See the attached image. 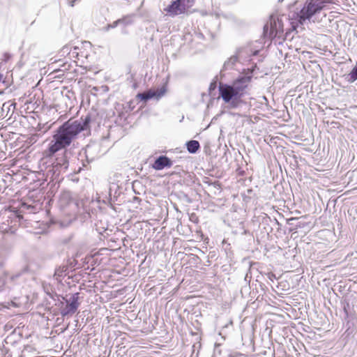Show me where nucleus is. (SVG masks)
<instances>
[{
  "instance_id": "10",
  "label": "nucleus",
  "mask_w": 357,
  "mask_h": 357,
  "mask_svg": "<svg viewBox=\"0 0 357 357\" xmlns=\"http://www.w3.org/2000/svg\"><path fill=\"white\" fill-rule=\"evenodd\" d=\"M242 51H239L237 55L231 56L228 60H227L223 65V70H229L232 69L238 70L237 66L240 63V56L242 54Z\"/></svg>"
},
{
  "instance_id": "16",
  "label": "nucleus",
  "mask_w": 357,
  "mask_h": 357,
  "mask_svg": "<svg viewBox=\"0 0 357 357\" xmlns=\"http://www.w3.org/2000/svg\"><path fill=\"white\" fill-rule=\"evenodd\" d=\"M345 79L349 83H353L357 79V64L351 70L350 73L346 75Z\"/></svg>"
},
{
  "instance_id": "18",
  "label": "nucleus",
  "mask_w": 357,
  "mask_h": 357,
  "mask_svg": "<svg viewBox=\"0 0 357 357\" xmlns=\"http://www.w3.org/2000/svg\"><path fill=\"white\" fill-rule=\"evenodd\" d=\"M271 22H270V26H271V30H270V36H275L277 34V27H276V22L273 17V16L271 17Z\"/></svg>"
},
{
  "instance_id": "6",
  "label": "nucleus",
  "mask_w": 357,
  "mask_h": 357,
  "mask_svg": "<svg viewBox=\"0 0 357 357\" xmlns=\"http://www.w3.org/2000/svg\"><path fill=\"white\" fill-rule=\"evenodd\" d=\"M79 298V293L73 294L69 299L63 297L66 305L61 309V315L62 317H66L75 314L80 305Z\"/></svg>"
},
{
  "instance_id": "19",
  "label": "nucleus",
  "mask_w": 357,
  "mask_h": 357,
  "mask_svg": "<svg viewBox=\"0 0 357 357\" xmlns=\"http://www.w3.org/2000/svg\"><path fill=\"white\" fill-rule=\"evenodd\" d=\"M123 20H116L112 24H109L107 25V30H109V29H114L119 24H120L121 22Z\"/></svg>"
},
{
  "instance_id": "15",
  "label": "nucleus",
  "mask_w": 357,
  "mask_h": 357,
  "mask_svg": "<svg viewBox=\"0 0 357 357\" xmlns=\"http://www.w3.org/2000/svg\"><path fill=\"white\" fill-rule=\"evenodd\" d=\"M187 150L190 153H195L199 149L200 145L198 141L190 140L186 143Z\"/></svg>"
},
{
  "instance_id": "20",
  "label": "nucleus",
  "mask_w": 357,
  "mask_h": 357,
  "mask_svg": "<svg viewBox=\"0 0 357 357\" xmlns=\"http://www.w3.org/2000/svg\"><path fill=\"white\" fill-rule=\"evenodd\" d=\"M118 20H123L122 22H121L120 24H125V25H128V24H132V20H130L128 17H123V18H121V19H119Z\"/></svg>"
},
{
  "instance_id": "1",
  "label": "nucleus",
  "mask_w": 357,
  "mask_h": 357,
  "mask_svg": "<svg viewBox=\"0 0 357 357\" xmlns=\"http://www.w3.org/2000/svg\"><path fill=\"white\" fill-rule=\"evenodd\" d=\"M91 116L78 119H70L60 126L55 131L49 144L47 155L50 156L59 151L69 146L83 131L90 130Z\"/></svg>"
},
{
  "instance_id": "5",
  "label": "nucleus",
  "mask_w": 357,
  "mask_h": 357,
  "mask_svg": "<svg viewBox=\"0 0 357 357\" xmlns=\"http://www.w3.org/2000/svg\"><path fill=\"white\" fill-rule=\"evenodd\" d=\"M69 166V162L66 155V151L55 159L52 166L48 169V174L52 175L54 179L67 171Z\"/></svg>"
},
{
  "instance_id": "8",
  "label": "nucleus",
  "mask_w": 357,
  "mask_h": 357,
  "mask_svg": "<svg viewBox=\"0 0 357 357\" xmlns=\"http://www.w3.org/2000/svg\"><path fill=\"white\" fill-rule=\"evenodd\" d=\"M165 92L166 89L165 86H162L157 89L156 91L149 90L147 91L138 93L137 97L142 100L147 101L153 98H156L157 99H159L165 95Z\"/></svg>"
},
{
  "instance_id": "23",
  "label": "nucleus",
  "mask_w": 357,
  "mask_h": 357,
  "mask_svg": "<svg viewBox=\"0 0 357 357\" xmlns=\"http://www.w3.org/2000/svg\"><path fill=\"white\" fill-rule=\"evenodd\" d=\"M257 52H258L257 51H255V52L253 53V55L257 54Z\"/></svg>"
},
{
  "instance_id": "21",
  "label": "nucleus",
  "mask_w": 357,
  "mask_h": 357,
  "mask_svg": "<svg viewBox=\"0 0 357 357\" xmlns=\"http://www.w3.org/2000/svg\"><path fill=\"white\" fill-rule=\"evenodd\" d=\"M268 30V24H265L264 26V32L265 34L267 33Z\"/></svg>"
},
{
  "instance_id": "22",
  "label": "nucleus",
  "mask_w": 357,
  "mask_h": 357,
  "mask_svg": "<svg viewBox=\"0 0 357 357\" xmlns=\"http://www.w3.org/2000/svg\"><path fill=\"white\" fill-rule=\"evenodd\" d=\"M77 1V0H73V1H70V2H69V5H70L71 7L74 6L75 3V1Z\"/></svg>"
},
{
  "instance_id": "11",
  "label": "nucleus",
  "mask_w": 357,
  "mask_h": 357,
  "mask_svg": "<svg viewBox=\"0 0 357 357\" xmlns=\"http://www.w3.org/2000/svg\"><path fill=\"white\" fill-rule=\"evenodd\" d=\"M172 165V160L165 155H160L157 158L152 167L155 170H162L165 167H170Z\"/></svg>"
},
{
  "instance_id": "17",
  "label": "nucleus",
  "mask_w": 357,
  "mask_h": 357,
  "mask_svg": "<svg viewBox=\"0 0 357 357\" xmlns=\"http://www.w3.org/2000/svg\"><path fill=\"white\" fill-rule=\"evenodd\" d=\"M181 8L183 9V10L185 12L188 10L190 8H191L194 3L195 0H178Z\"/></svg>"
},
{
  "instance_id": "7",
  "label": "nucleus",
  "mask_w": 357,
  "mask_h": 357,
  "mask_svg": "<svg viewBox=\"0 0 357 357\" xmlns=\"http://www.w3.org/2000/svg\"><path fill=\"white\" fill-rule=\"evenodd\" d=\"M21 218L15 213L8 217L6 221L2 222L0 225V231L2 233L14 234L17 230V225H20Z\"/></svg>"
},
{
  "instance_id": "13",
  "label": "nucleus",
  "mask_w": 357,
  "mask_h": 357,
  "mask_svg": "<svg viewBox=\"0 0 357 357\" xmlns=\"http://www.w3.org/2000/svg\"><path fill=\"white\" fill-rule=\"evenodd\" d=\"M15 108V103H10L9 102H4L1 107H0V118H6L9 116H11L13 110Z\"/></svg>"
},
{
  "instance_id": "3",
  "label": "nucleus",
  "mask_w": 357,
  "mask_h": 357,
  "mask_svg": "<svg viewBox=\"0 0 357 357\" xmlns=\"http://www.w3.org/2000/svg\"><path fill=\"white\" fill-rule=\"evenodd\" d=\"M26 268H23L10 276L6 281L0 279V294L13 299L18 298L26 281Z\"/></svg>"
},
{
  "instance_id": "14",
  "label": "nucleus",
  "mask_w": 357,
  "mask_h": 357,
  "mask_svg": "<svg viewBox=\"0 0 357 357\" xmlns=\"http://www.w3.org/2000/svg\"><path fill=\"white\" fill-rule=\"evenodd\" d=\"M68 267L67 265L61 266L58 267L57 268H56L54 276L55 277V278L57 280H59L61 278L66 275V274L68 273Z\"/></svg>"
},
{
  "instance_id": "4",
  "label": "nucleus",
  "mask_w": 357,
  "mask_h": 357,
  "mask_svg": "<svg viewBox=\"0 0 357 357\" xmlns=\"http://www.w3.org/2000/svg\"><path fill=\"white\" fill-rule=\"evenodd\" d=\"M332 0H306L303 8L298 13V21L303 24L317 13L322 10Z\"/></svg>"
},
{
  "instance_id": "12",
  "label": "nucleus",
  "mask_w": 357,
  "mask_h": 357,
  "mask_svg": "<svg viewBox=\"0 0 357 357\" xmlns=\"http://www.w3.org/2000/svg\"><path fill=\"white\" fill-rule=\"evenodd\" d=\"M165 10L167 13V14L169 16L172 17L185 13L183 9L181 8V3L178 0L172 1V3L165 9Z\"/></svg>"
},
{
  "instance_id": "9",
  "label": "nucleus",
  "mask_w": 357,
  "mask_h": 357,
  "mask_svg": "<svg viewBox=\"0 0 357 357\" xmlns=\"http://www.w3.org/2000/svg\"><path fill=\"white\" fill-rule=\"evenodd\" d=\"M165 92L166 89L165 86H162L157 89L156 91L149 90L147 91L138 93L137 97L142 100L147 101L153 98H156L157 99H159L165 95Z\"/></svg>"
},
{
  "instance_id": "2",
  "label": "nucleus",
  "mask_w": 357,
  "mask_h": 357,
  "mask_svg": "<svg viewBox=\"0 0 357 357\" xmlns=\"http://www.w3.org/2000/svg\"><path fill=\"white\" fill-rule=\"evenodd\" d=\"M252 79V75H240L231 84H220L219 86L220 96L229 104V107L237 108L242 102V97L246 93Z\"/></svg>"
}]
</instances>
